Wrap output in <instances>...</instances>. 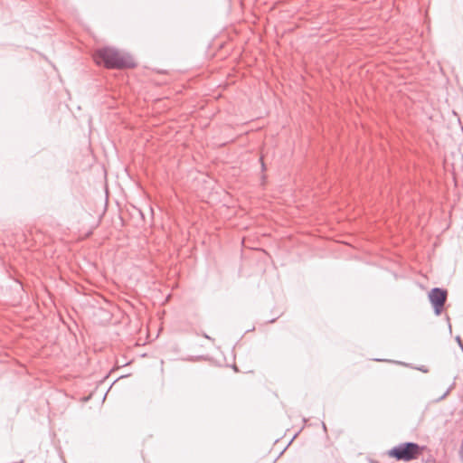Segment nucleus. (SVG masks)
<instances>
[{
	"instance_id": "obj_1",
	"label": "nucleus",
	"mask_w": 463,
	"mask_h": 463,
	"mask_svg": "<svg viewBox=\"0 0 463 463\" xmlns=\"http://www.w3.org/2000/svg\"><path fill=\"white\" fill-rule=\"evenodd\" d=\"M94 59L99 65L108 69H131L137 66L134 58L128 52L110 46L96 50Z\"/></svg>"
},
{
	"instance_id": "obj_2",
	"label": "nucleus",
	"mask_w": 463,
	"mask_h": 463,
	"mask_svg": "<svg viewBox=\"0 0 463 463\" xmlns=\"http://www.w3.org/2000/svg\"><path fill=\"white\" fill-rule=\"evenodd\" d=\"M423 448L418 443L406 441L394 446L387 451V455L398 461L410 462L420 457Z\"/></svg>"
},
{
	"instance_id": "obj_3",
	"label": "nucleus",
	"mask_w": 463,
	"mask_h": 463,
	"mask_svg": "<svg viewBox=\"0 0 463 463\" xmlns=\"http://www.w3.org/2000/svg\"><path fill=\"white\" fill-rule=\"evenodd\" d=\"M429 300L433 307L436 316H439L447 301L448 291L442 288H433L428 294Z\"/></svg>"
},
{
	"instance_id": "obj_4",
	"label": "nucleus",
	"mask_w": 463,
	"mask_h": 463,
	"mask_svg": "<svg viewBox=\"0 0 463 463\" xmlns=\"http://www.w3.org/2000/svg\"><path fill=\"white\" fill-rule=\"evenodd\" d=\"M455 385H456V383H455V382H453V383L449 385V387L447 389V391H446V392H444L440 397H439V398L436 400V402H440V401L444 400V399H445V398L449 394V392H450L455 388Z\"/></svg>"
},
{
	"instance_id": "obj_5",
	"label": "nucleus",
	"mask_w": 463,
	"mask_h": 463,
	"mask_svg": "<svg viewBox=\"0 0 463 463\" xmlns=\"http://www.w3.org/2000/svg\"><path fill=\"white\" fill-rule=\"evenodd\" d=\"M455 340L458 343V346L461 348V345H463V343H462L460 336L459 335L456 336Z\"/></svg>"
},
{
	"instance_id": "obj_6",
	"label": "nucleus",
	"mask_w": 463,
	"mask_h": 463,
	"mask_svg": "<svg viewBox=\"0 0 463 463\" xmlns=\"http://www.w3.org/2000/svg\"><path fill=\"white\" fill-rule=\"evenodd\" d=\"M459 455H460V458H461L462 463H463V445H461V447H460Z\"/></svg>"
},
{
	"instance_id": "obj_7",
	"label": "nucleus",
	"mask_w": 463,
	"mask_h": 463,
	"mask_svg": "<svg viewBox=\"0 0 463 463\" xmlns=\"http://www.w3.org/2000/svg\"><path fill=\"white\" fill-rule=\"evenodd\" d=\"M203 336L204 338L208 339V340L213 341V338H212L211 336H209L206 333H203Z\"/></svg>"
},
{
	"instance_id": "obj_8",
	"label": "nucleus",
	"mask_w": 463,
	"mask_h": 463,
	"mask_svg": "<svg viewBox=\"0 0 463 463\" xmlns=\"http://www.w3.org/2000/svg\"><path fill=\"white\" fill-rule=\"evenodd\" d=\"M447 320H448V323H449V333H451V325L449 323V317L448 316H447Z\"/></svg>"
},
{
	"instance_id": "obj_9",
	"label": "nucleus",
	"mask_w": 463,
	"mask_h": 463,
	"mask_svg": "<svg viewBox=\"0 0 463 463\" xmlns=\"http://www.w3.org/2000/svg\"><path fill=\"white\" fill-rule=\"evenodd\" d=\"M418 370H420L421 372H424V373L427 372V369H425L424 366H421V367L418 368Z\"/></svg>"
},
{
	"instance_id": "obj_10",
	"label": "nucleus",
	"mask_w": 463,
	"mask_h": 463,
	"mask_svg": "<svg viewBox=\"0 0 463 463\" xmlns=\"http://www.w3.org/2000/svg\"><path fill=\"white\" fill-rule=\"evenodd\" d=\"M322 427H323L324 431H326V425L325 424L324 421H322Z\"/></svg>"
},
{
	"instance_id": "obj_11",
	"label": "nucleus",
	"mask_w": 463,
	"mask_h": 463,
	"mask_svg": "<svg viewBox=\"0 0 463 463\" xmlns=\"http://www.w3.org/2000/svg\"><path fill=\"white\" fill-rule=\"evenodd\" d=\"M369 462L370 463H379L378 461L374 460V459H369Z\"/></svg>"
},
{
	"instance_id": "obj_12",
	"label": "nucleus",
	"mask_w": 463,
	"mask_h": 463,
	"mask_svg": "<svg viewBox=\"0 0 463 463\" xmlns=\"http://www.w3.org/2000/svg\"><path fill=\"white\" fill-rule=\"evenodd\" d=\"M126 376H127V375H120V376H119L116 381H118V380H119V379H121V378H124V377H126Z\"/></svg>"
},
{
	"instance_id": "obj_13",
	"label": "nucleus",
	"mask_w": 463,
	"mask_h": 463,
	"mask_svg": "<svg viewBox=\"0 0 463 463\" xmlns=\"http://www.w3.org/2000/svg\"><path fill=\"white\" fill-rule=\"evenodd\" d=\"M275 320H276V318H273V319L269 320V323H274V322H275Z\"/></svg>"
},
{
	"instance_id": "obj_14",
	"label": "nucleus",
	"mask_w": 463,
	"mask_h": 463,
	"mask_svg": "<svg viewBox=\"0 0 463 463\" xmlns=\"http://www.w3.org/2000/svg\"><path fill=\"white\" fill-rule=\"evenodd\" d=\"M262 169H263V170L265 169V165H264V163H262Z\"/></svg>"
}]
</instances>
